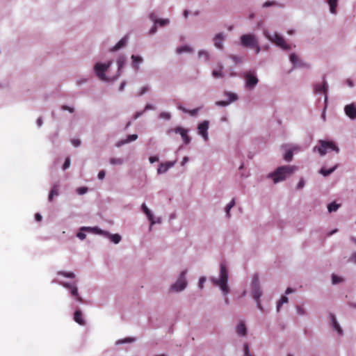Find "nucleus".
Masks as SVG:
<instances>
[{
    "instance_id": "nucleus-64",
    "label": "nucleus",
    "mask_w": 356,
    "mask_h": 356,
    "mask_svg": "<svg viewBox=\"0 0 356 356\" xmlns=\"http://www.w3.org/2000/svg\"><path fill=\"white\" fill-rule=\"evenodd\" d=\"M349 261L356 264V252H354L352 254V255L350 256V257L349 259Z\"/></svg>"
},
{
    "instance_id": "nucleus-21",
    "label": "nucleus",
    "mask_w": 356,
    "mask_h": 356,
    "mask_svg": "<svg viewBox=\"0 0 356 356\" xmlns=\"http://www.w3.org/2000/svg\"><path fill=\"white\" fill-rule=\"evenodd\" d=\"M81 231H87V232H92L93 234H100V235H102V236H105V233L106 232V231H104L101 229H99L98 227H81Z\"/></svg>"
},
{
    "instance_id": "nucleus-8",
    "label": "nucleus",
    "mask_w": 356,
    "mask_h": 356,
    "mask_svg": "<svg viewBox=\"0 0 356 356\" xmlns=\"http://www.w3.org/2000/svg\"><path fill=\"white\" fill-rule=\"evenodd\" d=\"M245 79V86L248 90H252L259 83V79L256 72L253 70H250L243 74Z\"/></svg>"
},
{
    "instance_id": "nucleus-59",
    "label": "nucleus",
    "mask_w": 356,
    "mask_h": 356,
    "mask_svg": "<svg viewBox=\"0 0 356 356\" xmlns=\"http://www.w3.org/2000/svg\"><path fill=\"white\" fill-rule=\"evenodd\" d=\"M159 158L158 156H150L149 158V162L151 163H154L155 162H157V161H159Z\"/></svg>"
},
{
    "instance_id": "nucleus-62",
    "label": "nucleus",
    "mask_w": 356,
    "mask_h": 356,
    "mask_svg": "<svg viewBox=\"0 0 356 356\" xmlns=\"http://www.w3.org/2000/svg\"><path fill=\"white\" fill-rule=\"evenodd\" d=\"M87 81H88L87 78L81 79H79V80L76 81V84L78 86H81V85L86 83Z\"/></svg>"
},
{
    "instance_id": "nucleus-2",
    "label": "nucleus",
    "mask_w": 356,
    "mask_h": 356,
    "mask_svg": "<svg viewBox=\"0 0 356 356\" xmlns=\"http://www.w3.org/2000/svg\"><path fill=\"white\" fill-rule=\"evenodd\" d=\"M298 168L295 165H282L276 168L273 172L268 175V177L273 179L274 184L284 181L290 177Z\"/></svg>"
},
{
    "instance_id": "nucleus-1",
    "label": "nucleus",
    "mask_w": 356,
    "mask_h": 356,
    "mask_svg": "<svg viewBox=\"0 0 356 356\" xmlns=\"http://www.w3.org/2000/svg\"><path fill=\"white\" fill-rule=\"evenodd\" d=\"M228 280H229V271L225 263H221L220 264V270H219V277H216L214 276H211L209 277L210 282L213 284V285L216 286H218L223 295L225 296V304L228 305L229 304V300L227 297V295L229 293V287L228 286Z\"/></svg>"
},
{
    "instance_id": "nucleus-33",
    "label": "nucleus",
    "mask_w": 356,
    "mask_h": 356,
    "mask_svg": "<svg viewBox=\"0 0 356 356\" xmlns=\"http://www.w3.org/2000/svg\"><path fill=\"white\" fill-rule=\"evenodd\" d=\"M57 187H58V186L56 184H54L52 188L51 189L49 196H48V200L49 202L52 201L54 196L58 195L59 193H58V190Z\"/></svg>"
},
{
    "instance_id": "nucleus-51",
    "label": "nucleus",
    "mask_w": 356,
    "mask_h": 356,
    "mask_svg": "<svg viewBox=\"0 0 356 356\" xmlns=\"http://www.w3.org/2000/svg\"><path fill=\"white\" fill-rule=\"evenodd\" d=\"M200 109V108H194L192 110L188 109L187 113H188L191 116H195L198 113Z\"/></svg>"
},
{
    "instance_id": "nucleus-32",
    "label": "nucleus",
    "mask_w": 356,
    "mask_h": 356,
    "mask_svg": "<svg viewBox=\"0 0 356 356\" xmlns=\"http://www.w3.org/2000/svg\"><path fill=\"white\" fill-rule=\"evenodd\" d=\"M235 204H236V202H235V200L234 199H232L229 203H228L225 208V213H226V217L227 218H229L230 216H231V213H230V210L235 206Z\"/></svg>"
},
{
    "instance_id": "nucleus-26",
    "label": "nucleus",
    "mask_w": 356,
    "mask_h": 356,
    "mask_svg": "<svg viewBox=\"0 0 356 356\" xmlns=\"http://www.w3.org/2000/svg\"><path fill=\"white\" fill-rule=\"evenodd\" d=\"M74 320L79 325H84L86 321L82 316V312L80 309H77L74 314Z\"/></svg>"
},
{
    "instance_id": "nucleus-52",
    "label": "nucleus",
    "mask_w": 356,
    "mask_h": 356,
    "mask_svg": "<svg viewBox=\"0 0 356 356\" xmlns=\"http://www.w3.org/2000/svg\"><path fill=\"white\" fill-rule=\"evenodd\" d=\"M296 311H297L298 314H299V315L304 316L306 314V312H305V309L303 307H302L301 306H296Z\"/></svg>"
},
{
    "instance_id": "nucleus-36",
    "label": "nucleus",
    "mask_w": 356,
    "mask_h": 356,
    "mask_svg": "<svg viewBox=\"0 0 356 356\" xmlns=\"http://www.w3.org/2000/svg\"><path fill=\"white\" fill-rule=\"evenodd\" d=\"M223 69V65L222 64H219V69L218 70H214L212 72V75L215 78H221L223 76V73L222 72Z\"/></svg>"
},
{
    "instance_id": "nucleus-10",
    "label": "nucleus",
    "mask_w": 356,
    "mask_h": 356,
    "mask_svg": "<svg viewBox=\"0 0 356 356\" xmlns=\"http://www.w3.org/2000/svg\"><path fill=\"white\" fill-rule=\"evenodd\" d=\"M257 42L256 35L251 33L242 35L240 38V44L245 47L252 48L257 45Z\"/></svg>"
},
{
    "instance_id": "nucleus-47",
    "label": "nucleus",
    "mask_w": 356,
    "mask_h": 356,
    "mask_svg": "<svg viewBox=\"0 0 356 356\" xmlns=\"http://www.w3.org/2000/svg\"><path fill=\"white\" fill-rule=\"evenodd\" d=\"M343 281V279L336 275H332V283L333 284H339L340 282H341Z\"/></svg>"
},
{
    "instance_id": "nucleus-46",
    "label": "nucleus",
    "mask_w": 356,
    "mask_h": 356,
    "mask_svg": "<svg viewBox=\"0 0 356 356\" xmlns=\"http://www.w3.org/2000/svg\"><path fill=\"white\" fill-rule=\"evenodd\" d=\"M149 220L150 221L149 230L152 229V227L153 225H154V224H160L162 222V220H161V217H158V218H155L154 216H152V220Z\"/></svg>"
},
{
    "instance_id": "nucleus-49",
    "label": "nucleus",
    "mask_w": 356,
    "mask_h": 356,
    "mask_svg": "<svg viewBox=\"0 0 356 356\" xmlns=\"http://www.w3.org/2000/svg\"><path fill=\"white\" fill-rule=\"evenodd\" d=\"M88 191V188L87 187H79L76 189V193L79 195H83L86 193Z\"/></svg>"
},
{
    "instance_id": "nucleus-31",
    "label": "nucleus",
    "mask_w": 356,
    "mask_h": 356,
    "mask_svg": "<svg viewBox=\"0 0 356 356\" xmlns=\"http://www.w3.org/2000/svg\"><path fill=\"white\" fill-rule=\"evenodd\" d=\"M338 1L339 0H327V3L330 6V12L333 15L337 13Z\"/></svg>"
},
{
    "instance_id": "nucleus-44",
    "label": "nucleus",
    "mask_w": 356,
    "mask_h": 356,
    "mask_svg": "<svg viewBox=\"0 0 356 356\" xmlns=\"http://www.w3.org/2000/svg\"><path fill=\"white\" fill-rule=\"evenodd\" d=\"M243 356H254L250 351L248 343L243 345Z\"/></svg>"
},
{
    "instance_id": "nucleus-39",
    "label": "nucleus",
    "mask_w": 356,
    "mask_h": 356,
    "mask_svg": "<svg viewBox=\"0 0 356 356\" xmlns=\"http://www.w3.org/2000/svg\"><path fill=\"white\" fill-rule=\"evenodd\" d=\"M141 209L144 212V213L147 216L148 220H152L153 214H152V211H150V209H148V207H147V205L145 203H143L141 205Z\"/></svg>"
},
{
    "instance_id": "nucleus-43",
    "label": "nucleus",
    "mask_w": 356,
    "mask_h": 356,
    "mask_svg": "<svg viewBox=\"0 0 356 356\" xmlns=\"http://www.w3.org/2000/svg\"><path fill=\"white\" fill-rule=\"evenodd\" d=\"M58 275H63L67 278H74L75 277V274L72 272H65V271H58L57 273Z\"/></svg>"
},
{
    "instance_id": "nucleus-13",
    "label": "nucleus",
    "mask_w": 356,
    "mask_h": 356,
    "mask_svg": "<svg viewBox=\"0 0 356 356\" xmlns=\"http://www.w3.org/2000/svg\"><path fill=\"white\" fill-rule=\"evenodd\" d=\"M209 127V121L204 120L197 125V134L200 135L204 141L209 140L208 129Z\"/></svg>"
},
{
    "instance_id": "nucleus-61",
    "label": "nucleus",
    "mask_w": 356,
    "mask_h": 356,
    "mask_svg": "<svg viewBox=\"0 0 356 356\" xmlns=\"http://www.w3.org/2000/svg\"><path fill=\"white\" fill-rule=\"evenodd\" d=\"M72 144L74 147H77L80 146V145H81V140H79V139H73V140H72Z\"/></svg>"
},
{
    "instance_id": "nucleus-18",
    "label": "nucleus",
    "mask_w": 356,
    "mask_h": 356,
    "mask_svg": "<svg viewBox=\"0 0 356 356\" xmlns=\"http://www.w3.org/2000/svg\"><path fill=\"white\" fill-rule=\"evenodd\" d=\"M225 40V35L222 33H219L216 34L213 38V43L214 46L219 49H222L223 42Z\"/></svg>"
},
{
    "instance_id": "nucleus-25",
    "label": "nucleus",
    "mask_w": 356,
    "mask_h": 356,
    "mask_svg": "<svg viewBox=\"0 0 356 356\" xmlns=\"http://www.w3.org/2000/svg\"><path fill=\"white\" fill-rule=\"evenodd\" d=\"M104 237L108 238L115 244H118L122 239L121 236L120 234H112L109 233L108 232H106L105 233Z\"/></svg>"
},
{
    "instance_id": "nucleus-11",
    "label": "nucleus",
    "mask_w": 356,
    "mask_h": 356,
    "mask_svg": "<svg viewBox=\"0 0 356 356\" xmlns=\"http://www.w3.org/2000/svg\"><path fill=\"white\" fill-rule=\"evenodd\" d=\"M289 60L293 64V69L296 67H300L303 69H311L312 67L309 63L301 60L298 57V56L295 53H292L290 54Z\"/></svg>"
},
{
    "instance_id": "nucleus-54",
    "label": "nucleus",
    "mask_w": 356,
    "mask_h": 356,
    "mask_svg": "<svg viewBox=\"0 0 356 356\" xmlns=\"http://www.w3.org/2000/svg\"><path fill=\"white\" fill-rule=\"evenodd\" d=\"M229 58L236 63H239L242 61V59L241 57L234 56V55H230Z\"/></svg>"
},
{
    "instance_id": "nucleus-28",
    "label": "nucleus",
    "mask_w": 356,
    "mask_h": 356,
    "mask_svg": "<svg viewBox=\"0 0 356 356\" xmlns=\"http://www.w3.org/2000/svg\"><path fill=\"white\" fill-rule=\"evenodd\" d=\"M137 138H138V135L137 134L129 135L126 139L120 140L118 143L117 146L120 147L121 145H123L129 143L131 142L135 141Z\"/></svg>"
},
{
    "instance_id": "nucleus-23",
    "label": "nucleus",
    "mask_w": 356,
    "mask_h": 356,
    "mask_svg": "<svg viewBox=\"0 0 356 356\" xmlns=\"http://www.w3.org/2000/svg\"><path fill=\"white\" fill-rule=\"evenodd\" d=\"M236 332L241 336L245 337L247 334V328L243 321H240L236 327Z\"/></svg>"
},
{
    "instance_id": "nucleus-29",
    "label": "nucleus",
    "mask_w": 356,
    "mask_h": 356,
    "mask_svg": "<svg viewBox=\"0 0 356 356\" xmlns=\"http://www.w3.org/2000/svg\"><path fill=\"white\" fill-rule=\"evenodd\" d=\"M339 165L336 164L332 168L330 169H326L324 167L321 168L319 170V173L321 174L324 177H327L330 175H331L332 172H334L337 168H338Z\"/></svg>"
},
{
    "instance_id": "nucleus-35",
    "label": "nucleus",
    "mask_w": 356,
    "mask_h": 356,
    "mask_svg": "<svg viewBox=\"0 0 356 356\" xmlns=\"http://www.w3.org/2000/svg\"><path fill=\"white\" fill-rule=\"evenodd\" d=\"M136 341V338L129 337H127V338H124L122 339L118 340L115 342V344L120 345V344H124V343H133V342H135Z\"/></svg>"
},
{
    "instance_id": "nucleus-53",
    "label": "nucleus",
    "mask_w": 356,
    "mask_h": 356,
    "mask_svg": "<svg viewBox=\"0 0 356 356\" xmlns=\"http://www.w3.org/2000/svg\"><path fill=\"white\" fill-rule=\"evenodd\" d=\"M305 185V179H304V178H301L296 186V188L298 190L302 189V188H304Z\"/></svg>"
},
{
    "instance_id": "nucleus-57",
    "label": "nucleus",
    "mask_w": 356,
    "mask_h": 356,
    "mask_svg": "<svg viewBox=\"0 0 356 356\" xmlns=\"http://www.w3.org/2000/svg\"><path fill=\"white\" fill-rule=\"evenodd\" d=\"M105 175H106V172H105V170H100V171L99 172L98 175H97V177H98V179H99L102 180V179H104Z\"/></svg>"
},
{
    "instance_id": "nucleus-63",
    "label": "nucleus",
    "mask_w": 356,
    "mask_h": 356,
    "mask_svg": "<svg viewBox=\"0 0 356 356\" xmlns=\"http://www.w3.org/2000/svg\"><path fill=\"white\" fill-rule=\"evenodd\" d=\"M148 90H149L148 86L143 87L139 92V96L144 95Z\"/></svg>"
},
{
    "instance_id": "nucleus-34",
    "label": "nucleus",
    "mask_w": 356,
    "mask_h": 356,
    "mask_svg": "<svg viewBox=\"0 0 356 356\" xmlns=\"http://www.w3.org/2000/svg\"><path fill=\"white\" fill-rule=\"evenodd\" d=\"M289 302V298L286 296H282L279 301L277 302L276 310L277 312H280L281 307L283 304L287 303Z\"/></svg>"
},
{
    "instance_id": "nucleus-27",
    "label": "nucleus",
    "mask_w": 356,
    "mask_h": 356,
    "mask_svg": "<svg viewBox=\"0 0 356 356\" xmlns=\"http://www.w3.org/2000/svg\"><path fill=\"white\" fill-rule=\"evenodd\" d=\"M176 53L177 54H181L183 53H193V49L189 45H183L176 49Z\"/></svg>"
},
{
    "instance_id": "nucleus-4",
    "label": "nucleus",
    "mask_w": 356,
    "mask_h": 356,
    "mask_svg": "<svg viewBox=\"0 0 356 356\" xmlns=\"http://www.w3.org/2000/svg\"><path fill=\"white\" fill-rule=\"evenodd\" d=\"M313 151L318 152L321 156H323L328 151H334L336 153H339V148L333 141L319 140L318 145L314 147Z\"/></svg>"
},
{
    "instance_id": "nucleus-6",
    "label": "nucleus",
    "mask_w": 356,
    "mask_h": 356,
    "mask_svg": "<svg viewBox=\"0 0 356 356\" xmlns=\"http://www.w3.org/2000/svg\"><path fill=\"white\" fill-rule=\"evenodd\" d=\"M113 61L109 60L106 63H97L94 66V71L97 76L103 81H107L108 79L106 76V72L112 65Z\"/></svg>"
},
{
    "instance_id": "nucleus-40",
    "label": "nucleus",
    "mask_w": 356,
    "mask_h": 356,
    "mask_svg": "<svg viewBox=\"0 0 356 356\" xmlns=\"http://www.w3.org/2000/svg\"><path fill=\"white\" fill-rule=\"evenodd\" d=\"M197 56L199 58H204L205 61H208L210 58L209 54L204 49L200 50L198 51Z\"/></svg>"
},
{
    "instance_id": "nucleus-17",
    "label": "nucleus",
    "mask_w": 356,
    "mask_h": 356,
    "mask_svg": "<svg viewBox=\"0 0 356 356\" xmlns=\"http://www.w3.org/2000/svg\"><path fill=\"white\" fill-rule=\"evenodd\" d=\"M176 163V161H166L165 163H161L159 164L157 168V173L159 175H162L168 172V170L173 167Z\"/></svg>"
},
{
    "instance_id": "nucleus-12",
    "label": "nucleus",
    "mask_w": 356,
    "mask_h": 356,
    "mask_svg": "<svg viewBox=\"0 0 356 356\" xmlns=\"http://www.w3.org/2000/svg\"><path fill=\"white\" fill-rule=\"evenodd\" d=\"M175 132L176 134H178L181 136L184 143L186 145H188L191 141V138L188 136V129L181 127H177L174 129H170L167 131V134H170L171 132Z\"/></svg>"
},
{
    "instance_id": "nucleus-37",
    "label": "nucleus",
    "mask_w": 356,
    "mask_h": 356,
    "mask_svg": "<svg viewBox=\"0 0 356 356\" xmlns=\"http://www.w3.org/2000/svg\"><path fill=\"white\" fill-rule=\"evenodd\" d=\"M341 207L340 204H337L335 202H332L327 205V210L330 213L337 211Z\"/></svg>"
},
{
    "instance_id": "nucleus-30",
    "label": "nucleus",
    "mask_w": 356,
    "mask_h": 356,
    "mask_svg": "<svg viewBox=\"0 0 356 356\" xmlns=\"http://www.w3.org/2000/svg\"><path fill=\"white\" fill-rule=\"evenodd\" d=\"M299 149L298 147H293L286 151L284 154V159L285 161L289 162L292 160L293 156V150Z\"/></svg>"
},
{
    "instance_id": "nucleus-5",
    "label": "nucleus",
    "mask_w": 356,
    "mask_h": 356,
    "mask_svg": "<svg viewBox=\"0 0 356 356\" xmlns=\"http://www.w3.org/2000/svg\"><path fill=\"white\" fill-rule=\"evenodd\" d=\"M264 35L271 42L274 43L276 46L279 47L283 50L289 51L291 49V46L286 43L284 38L279 33L275 32L271 35L268 30L264 31Z\"/></svg>"
},
{
    "instance_id": "nucleus-45",
    "label": "nucleus",
    "mask_w": 356,
    "mask_h": 356,
    "mask_svg": "<svg viewBox=\"0 0 356 356\" xmlns=\"http://www.w3.org/2000/svg\"><path fill=\"white\" fill-rule=\"evenodd\" d=\"M170 23L169 19H157L155 24H159L161 26H164Z\"/></svg>"
},
{
    "instance_id": "nucleus-16",
    "label": "nucleus",
    "mask_w": 356,
    "mask_h": 356,
    "mask_svg": "<svg viewBox=\"0 0 356 356\" xmlns=\"http://www.w3.org/2000/svg\"><path fill=\"white\" fill-rule=\"evenodd\" d=\"M344 113L350 120L356 119V104L353 102L344 106Z\"/></svg>"
},
{
    "instance_id": "nucleus-14",
    "label": "nucleus",
    "mask_w": 356,
    "mask_h": 356,
    "mask_svg": "<svg viewBox=\"0 0 356 356\" xmlns=\"http://www.w3.org/2000/svg\"><path fill=\"white\" fill-rule=\"evenodd\" d=\"M224 95L229 97L227 101H218L215 104L218 106H227L232 102H234L238 99V95L236 93L225 91Z\"/></svg>"
},
{
    "instance_id": "nucleus-15",
    "label": "nucleus",
    "mask_w": 356,
    "mask_h": 356,
    "mask_svg": "<svg viewBox=\"0 0 356 356\" xmlns=\"http://www.w3.org/2000/svg\"><path fill=\"white\" fill-rule=\"evenodd\" d=\"M328 86L326 81L324 79L322 83H316L314 85V92L316 94H324L325 95V104L327 103V92Z\"/></svg>"
},
{
    "instance_id": "nucleus-42",
    "label": "nucleus",
    "mask_w": 356,
    "mask_h": 356,
    "mask_svg": "<svg viewBox=\"0 0 356 356\" xmlns=\"http://www.w3.org/2000/svg\"><path fill=\"white\" fill-rule=\"evenodd\" d=\"M278 6L280 7H283L282 4L278 3L275 1H267L265 3H264V4L262 5V7L263 8H268V7H270V6Z\"/></svg>"
},
{
    "instance_id": "nucleus-50",
    "label": "nucleus",
    "mask_w": 356,
    "mask_h": 356,
    "mask_svg": "<svg viewBox=\"0 0 356 356\" xmlns=\"http://www.w3.org/2000/svg\"><path fill=\"white\" fill-rule=\"evenodd\" d=\"M207 281V278L206 277L203 276V277H201L199 280V282H198V286L200 289H203L204 287V283L206 282Z\"/></svg>"
},
{
    "instance_id": "nucleus-56",
    "label": "nucleus",
    "mask_w": 356,
    "mask_h": 356,
    "mask_svg": "<svg viewBox=\"0 0 356 356\" xmlns=\"http://www.w3.org/2000/svg\"><path fill=\"white\" fill-rule=\"evenodd\" d=\"M61 108L63 111H68L69 112H70L72 113H74V108L73 107H70L67 105L62 106Z\"/></svg>"
},
{
    "instance_id": "nucleus-48",
    "label": "nucleus",
    "mask_w": 356,
    "mask_h": 356,
    "mask_svg": "<svg viewBox=\"0 0 356 356\" xmlns=\"http://www.w3.org/2000/svg\"><path fill=\"white\" fill-rule=\"evenodd\" d=\"M159 118L165 120H170L171 119V114L167 112H161L159 114Z\"/></svg>"
},
{
    "instance_id": "nucleus-22",
    "label": "nucleus",
    "mask_w": 356,
    "mask_h": 356,
    "mask_svg": "<svg viewBox=\"0 0 356 356\" xmlns=\"http://www.w3.org/2000/svg\"><path fill=\"white\" fill-rule=\"evenodd\" d=\"M132 60V67L136 70H139V65L143 62V58L140 56L132 55L131 57Z\"/></svg>"
},
{
    "instance_id": "nucleus-19",
    "label": "nucleus",
    "mask_w": 356,
    "mask_h": 356,
    "mask_svg": "<svg viewBox=\"0 0 356 356\" xmlns=\"http://www.w3.org/2000/svg\"><path fill=\"white\" fill-rule=\"evenodd\" d=\"M330 319L331 321V326L332 327V328L337 332L339 335H343V330L341 327L339 323H338L336 316L334 314H330Z\"/></svg>"
},
{
    "instance_id": "nucleus-58",
    "label": "nucleus",
    "mask_w": 356,
    "mask_h": 356,
    "mask_svg": "<svg viewBox=\"0 0 356 356\" xmlns=\"http://www.w3.org/2000/svg\"><path fill=\"white\" fill-rule=\"evenodd\" d=\"M76 236H77L80 240H84V239L86 238V234H84V233L83 232V231H81V230L80 229V232L77 233Z\"/></svg>"
},
{
    "instance_id": "nucleus-20",
    "label": "nucleus",
    "mask_w": 356,
    "mask_h": 356,
    "mask_svg": "<svg viewBox=\"0 0 356 356\" xmlns=\"http://www.w3.org/2000/svg\"><path fill=\"white\" fill-rule=\"evenodd\" d=\"M127 62L126 57L124 56H119L117 63H118V72L114 77V79H118L121 75V70L125 65Z\"/></svg>"
},
{
    "instance_id": "nucleus-9",
    "label": "nucleus",
    "mask_w": 356,
    "mask_h": 356,
    "mask_svg": "<svg viewBox=\"0 0 356 356\" xmlns=\"http://www.w3.org/2000/svg\"><path fill=\"white\" fill-rule=\"evenodd\" d=\"M52 282L58 283L60 285H61L63 287H65V289H67L70 291V294L72 296L75 297L76 300L78 302H83V299H82V298L79 294L78 287L76 286V284H72V283H70V282H63V281H58V280H57L56 279L52 281Z\"/></svg>"
},
{
    "instance_id": "nucleus-41",
    "label": "nucleus",
    "mask_w": 356,
    "mask_h": 356,
    "mask_svg": "<svg viewBox=\"0 0 356 356\" xmlns=\"http://www.w3.org/2000/svg\"><path fill=\"white\" fill-rule=\"evenodd\" d=\"M109 162L113 165H120L124 163V160L122 158H111Z\"/></svg>"
},
{
    "instance_id": "nucleus-3",
    "label": "nucleus",
    "mask_w": 356,
    "mask_h": 356,
    "mask_svg": "<svg viewBox=\"0 0 356 356\" xmlns=\"http://www.w3.org/2000/svg\"><path fill=\"white\" fill-rule=\"evenodd\" d=\"M251 296L256 302L257 307L261 312H264V309L261 302L262 291L259 283V276L257 273L254 274L251 283Z\"/></svg>"
},
{
    "instance_id": "nucleus-60",
    "label": "nucleus",
    "mask_w": 356,
    "mask_h": 356,
    "mask_svg": "<svg viewBox=\"0 0 356 356\" xmlns=\"http://www.w3.org/2000/svg\"><path fill=\"white\" fill-rule=\"evenodd\" d=\"M155 109V107L154 105L152 104H147L145 108H144V112L145 111H149V110H154Z\"/></svg>"
},
{
    "instance_id": "nucleus-55",
    "label": "nucleus",
    "mask_w": 356,
    "mask_h": 356,
    "mask_svg": "<svg viewBox=\"0 0 356 356\" xmlns=\"http://www.w3.org/2000/svg\"><path fill=\"white\" fill-rule=\"evenodd\" d=\"M70 165V159L69 157L66 158L65 163L63 165V170H67Z\"/></svg>"
},
{
    "instance_id": "nucleus-7",
    "label": "nucleus",
    "mask_w": 356,
    "mask_h": 356,
    "mask_svg": "<svg viewBox=\"0 0 356 356\" xmlns=\"http://www.w3.org/2000/svg\"><path fill=\"white\" fill-rule=\"evenodd\" d=\"M186 274H187L186 270H184L181 272L175 284H173L170 287V290L172 291L181 292L186 288L187 284H188V282H187V280L186 278Z\"/></svg>"
},
{
    "instance_id": "nucleus-38",
    "label": "nucleus",
    "mask_w": 356,
    "mask_h": 356,
    "mask_svg": "<svg viewBox=\"0 0 356 356\" xmlns=\"http://www.w3.org/2000/svg\"><path fill=\"white\" fill-rule=\"evenodd\" d=\"M141 209L144 212V213L147 216L148 220H152L153 214H152V211H150V209H148V207H147V205L145 203H143L141 205Z\"/></svg>"
},
{
    "instance_id": "nucleus-24",
    "label": "nucleus",
    "mask_w": 356,
    "mask_h": 356,
    "mask_svg": "<svg viewBox=\"0 0 356 356\" xmlns=\"http://www.w3.org/2000/svg\"><path fill=\"white\" fill-rule=\"evenodd\" d=\"M127 42V38L124 37L118 41V42L110 49V51L114 52L120 50V49L125 47Z\"/></svg>"
}]
</instances>
